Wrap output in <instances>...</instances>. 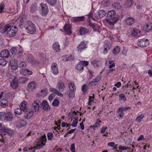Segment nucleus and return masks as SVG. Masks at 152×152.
I'll use <instances>...</instances> for the list:
<instances>
[{
    "label": "nucleus",
    "mask_w": 152,
    "mask_h": 152,
    "mask_svg": "<svg viewBox=\"0 0 152 152\" xmlns=\"http://www.w3.org/2000/svg\"><path fill=\"white\" fill-rule=\"evenodd\" d=\"M106 21L110 25H113L118 20L119 17L115 11L112 10L108 11Z\"/></svg>",
    "instance_id": "obj_1"
},
{
    "label": "nucleus",
    "mask_w": 152,
    "mask_h": 152,
    "mask_svg": "<svg viewBox=\"0 0 152 152\" xmlns=\"http://www.w3.org/2000/svg\"><path fill=\"white\" fill-rule=\"evenodd\" d=\"M27 32L30 34H32L36 31L35 26L31 22H28L24 27Z\"/></svg>",
    "instance_id": "obj_2"
},
{
    "label": "nucleus",
    "mask_w": 152,
    "mask_h": 152,
    "mask_svg": "<svg viewBox=\"0 0 152 152\" xmlns=\"http://www.w3.org/2000/svg\"><path fill=\"white\" fill-rule=\"evenodd\" d=\"M47 138L45 134L42 135L41 137L38 141L37 142V145L35 148L36 149H39L42 148L43 146L45 145V143L46 142Z\"/></svg>",
    "instance_id": "obj_3"
},
{
    "label": "nucleus",
    "mask_w": 152,
    "mask_h": 152,
    "mask_svg": "<svg viewBox=\"0 0 152 152\" xmlns=\"http://www.w3.org/2000/svg\"><path fill=\"white\" fill-rule=\"evenodd\" d=\"M17 31V27L14 26H10L7 33V36L9 37H12L15 36Z\"/></svg>",
    "instance_id": "obj_4"
},
{
    "label": "nucleus",
    "mask_w": 152,
    "mask_h": 152,
    "mask_svg": "<svg viewBox=\"0 0 152 152\" xmlns=\"http://www.w3.org/2000/svg\"><path fill=\"white\" fill-rule=\"evenodd\" d=\"M41 105V103L38 99L35 100L32 104V109L35 112H38L39 111V107Z\"/></svg>",
    "instance_id": "obj_5"
},
{
    "label": "nucleus",
    "mask_w": 152,
    "mask_h": 152,
    "mask_svg": "<svg viewBox=\"0 0 152 152\" xmlns=\"http://www.w3.org/2000/svg\"><path fill=\"white\" fill-rule=\"evenodd\" d=\"M88 62L87 61H81L78 63L75 66V68L80 71L83 70L84 66H86L88 65Z\"/></svg>",
    "instance_id": "obj_6"
},
{
    "label": "nucleus",
    "mask_w": 152,
    "mask_h": 152,
    "mask_svg": "<svg viewBox=\"0 0 152 152\" xmlns=\"http://www.w3.org/2000/svg\"><path fill=\"white\" fill-rule=\"evenodd\" d=\"M149 42L148 39H140L138 42V45L141 47H146L148 45Z\"/></svg>",
    "instance_id": "obj_7"
},
{
    "label": "nucleus",
    "mask_w": 152,
    "mask_h": 152,
    "mask_svg": "<svg viewBox=\"0 0 152 152\" xmlns=\"http://www.w3.org/2000/svg\"><path fill=\"white\" fill-rule=\"evenodd\" d=\"M41 9V13L43 16H46L48 12V9L46 4L42 3L40 4Z\"/></svg>",
    "instance_id": "obj_8"
},
{
    "label": "nucleus",
    "mask_w": 152,
    "mask_h": 152,
    "mask_svg": "<svg viewBox=\"0 0 152 152\" xmlns=\"http://www.w3.org/2000/svg\"><path fill=\"white\" fill-rule=\"evenodd\" d=\"M10 64L11 68L12 70H15L18 68L17 60L15 59H12L10 61Z\"/></svg>",
    "instance_id": "obj_9"
},
{
    "label": "nucleus",
    "mask_w": 152,
    "mask_h": 152,
    "mask_svg": "<svg viewBox=\"0 0 152 152\" xmlns=\"http://www.w3.org/2000/svg\"><path fill=\"white\" fill-rule=\"evenodd\" d=\"M104 50L103 52L104 54L107 53V52L109 51L111 47V45L110 42L108 41H105L104 42Z\"/></svg>",
    "instance_id": "obj_10"
},
{
    "label": "nucleus",
    "mask_w": 152,
    "mask_h": 152,
    "mask_svg": "<svg viewBox=\"0 0 152 152\" xmlns=\"http://www.w3.org/2000/svg\"><path fill=\"white\" fill-rule=\"evenodd\" d=\"M36 86V83L34 81L30 82L28 85L27 90L29 91H32L35 89Z\"/></svg>",
    "instance_id": "obj_11"
},
{
    "label": "nucleus",
    "mask_w": 152,
    "mask_h": 152,
    "mask_svg": "<svg viewBox=\"0 0 152 152\" xmlns=\"http://www.w3.org/2000/svg\"><path fill=\"white\" fill-rule=\"evenodd\" d=\"M42 106V109L46 111H48L50 109V107L47 101L46 100H43L41 105Z\"/></svg>",
    "instance_id": "obj_12"
},
{
    "label": "nucleus",
    "mask_w": 152,
    "mask_h": 152,
    "mask_svg": "<svg viewBox=\"0 0 152 152\" xmlns=\"http://www.w3.org/2000/svg\"><path fill=\"white\" fill-rule=\"evenodd\" d=\"M52 72L54 75H57L58 73V69L57 64L55 63H53L51 65Z\"/></svg>",
    "instance_id": "obj_13"
},
{
    "label": "nucleus",
    "mask_w": 152,
    "mask_h": 152,
    "mask_svg": "<svg viewBox=\"0 0 152 152\" xmlns=\"http://www.w3.org/2000/svg\"><path fill=\"white\" fill-rule=\"evenodd\" d=\"M57 86L59 91L61 92L64 91L65 86L64 83L62 81H58L57 84Z\"/></svg>",
    "instance_id": "obj_14"
},
{
    "label": "nucleus",
    "mask_w": 152,
    "mask_h": 152,
    "mask_svg": "<svg viewBox=\"0 0 152 152\" xmlns=\"http://www.w3.org/2000/svg\"><path fill=\"white\" fill-rule=\"evenodd\" d=\"M20 74L23 75H31L32 74V71L26 68L21 69L20 70Z\"/></svg>",
    "instance_id": "obj_15"
},
{
    "label": "nucleus",
    "mask_w": 152,
    "mask_h": 152,
    "mask_svg": "<svg viewBox=\"0 0 152 152\" xmlns=\"http://www.w3.org/2000/svg\"><path fill=\"white\" fill-rule=\"evenodd\" d=\"M106 14V12L104 10H101L99 11L97 13L95 14L96 17L97 18H101L104 17Z\"/></svg>",
    "instance_id": "obj_16"
},
{
    "label": "nucleus",
    "mask_w": 152,
    "mask_h": 152,
    "mask_svg": "<svg viewBox=\"0 0 152 152\" xmlns=\"http://www.w3.org/2000/svg\"><path fill=\"white\" fill-rule=\"evenodd\" d=\"M1 132L2 133H4V135L5 134V133H7L10 135H12L13 134V130L8 128H3L2 130H1Z\"/></svg>",
    "instance_id": "obj_17"
},
{
    "label": "nucleus",
    "mask_w": 152,
    "mask_h": 152,
    "mask_svg": "<svg viewBox=\"0 0 152 152\" xmlns=\"http://www.w3.org/2000/svg\"><path fill=\"white\" fill-rule=\"evenodd\" d=\"M86 44L84 42H81L77 46V50L81 52L87 48Z\"/></svg>",
    "instance_id": "obj_18"
},
{
    "label": "nucleus",
    "mask_w": 152,
    "mask_h": 152,
    "mask_svg": "<svg viewBox=\"0 0 152 152\" xmlns=\"http://www.w3.org/2000/svg\"><path fill=\"white\" fill-rule=\"evenodd\" d=\"M9 55L10 54L8 51L7 49L3 50L0 53V57L1 58H8Z\"/></svg>",
    "instance_id": "obj_19"
},
{
    "label": "nucleus",
    "mask_w": 152,
    "mask_h": 152,
    "mask_svg": "<svg viewBox=\"0 0 152 152\" xmlns=\"http://www.w3.org/2000/svg\"><path fill=\"white\" fill-rule=\"evenodd\" d=\"M101 80L100 76L98 75L96 77L94 78L93 81L90 82L89 85L91 86H96L98 84V82Z\"/></svg>",
    "instance_id": "obj_20"
},
{
    "label": "nucleus",
    "mask_w": 152,
    "mask_h": 152,
    "mask_svg": "<svg viewBox=\"0 0 152 152\" xmlns=\"http://www.w3.org/2000/svg\"><path fill=\"white\" fill-rule=\"evenodd\" d=\"M71 26L68 24L66 23L64 27V29L66 32L68 34L70 35L71 34Z\"/></svg>",
    "instance_id": "obj_21"
},
{
    "label": "nucleus",
    "mask_w": 152,
    "mask_h": 152,
    "mask_svg": "<svg viewBox=\"0 0 152 152\" xmlns=\"http://www.w3.org/2000/svg\"><path fill=\"white\" fill-rule=\"evenodd\" d=\"M134 22V19L132 17H127L125 19V22L127 25H132Z\"/></svg>",
    "instance_id": "obj_22"
},
{
    "label": "nucleus",
    "mask_w": 152,
    "mask_h": 152,
    "mask_svg": "<svg viewBox=\"0 0 152 152\" xmlns=\"http://www.w3.org/2000/svg\"><path fill=\"white\" fill-rule=\"evenodd\" d=\"M53 48L56 52H59L60 51V45L58 42H55L53 45Z\"/></svg>",
    "instance_id": "obj_23"
},
{
    "label": "nucleus",
    "mask_w": 152,
    "mask_h": 152,
    "mask_svg": "<svg viewBox=\"0 0 152 152\" xmlns=\"http://www.w3.org/2000/svg\"><path fill=\"white\" fill-rule=\"evenodd\" d=\"M113 7L115 9L118 10L120 12H122V7L118 3H114L112 5Z\"/></svg>",
    "instance_id": "obj_24"
},
{
    "label": "nucleus",
    "mask_w": 152,
    "mask_h": 152,
    "mask_svg": "<svg viewBox=\"0 0 152 152\" xmlns=\"http://www.w3.org/2000/svg\"><path fill=\"white\" fill-rule=\"evenodd\" d=\"M13 119V115L10 112H7L5 115V120L7 121H11Z\"/></svg>",
    "instance_id": "obj_25"
},
{
    "label": "nucleus",
    "mask_w": 152,
    "mask_h": 152,
    "mask_svg": "<svg viewBox=\"0 0 152 152\" xmlns=\"http://www.w3.org/2000/svg\"><path fill=\"white\" fill-rule=\"evenodd\" d=\"M141 31L139 29L134 28L132 31L131 34L134 37H137L139 36L140 34Z\"/></svg>",
    "instance_id": "obj_26"
},
{
    "label": "nucleus",
    "mask_w": 152,
    "mask_h": 152,
    "mask_svg": "<svg viewBox=\"0 0 152 152\" xmlns=\"http://www.w3.org/2000/svg\"><path fill=\"white\" fill-rule=\"evenodd\" d=\"M26 124V122L23 120H19L17 123V127L18 128H21L25 126Z\"/></svg>",
    "instance_id": "obj_27"
},
{
    "label": "nucleus",
    "mask_w": 152,
    "mask_h": 152,
    "mask_svg": "<svg viewBox=\"0 0 152 152\" xmlns=\"http://www.w3.org/2000/svg\"><path fill=\"white\" fill-rule=\"evenodd\" d=\"M8 102L7 100L3 99H1L0 102V106L3 107L8 106Z\"/></svg>",
    "instance_id": "obj_28"
},
{
    "label": "nucleus",
    "mask_w": 152,
    "mask_h": 152,
    "mask_svg": "<svg viewBox=\"0 0 152 152\" xmlns=\"http://www.w3.org/2000/svg\"><path fill=\"white\" fill-rule=\"evenodd\" d=\"M11 86L14 88H16L18 86V81L15 78L11 83Z\"/></svg>",
    "instance_id": "obj_29"
},
{
    "label": "nucleus",
    "mask_w": 152,
    "mask_h": 152,
    "mask_svg": "<svg viewBox=\"0 0 152 152\" xmlns=\"http://www.w3.org/2000/svg\"><path fill=\"white\" fill-rule=\"evenodd\" d=\"M10 26L8 25H5L3 28H2L0 29V32L2 34H4L6 31L7 32V31L9 28Z\"/></svg>",
    "instance_id": "obj_30"
},
{
    "label": "nucleus",
    "mask_w": 152,
    "mask_h": 152,
    "mask_svg": "<svg viewBox=\"0 0 152 152\" xmlns=\"http://www.w3.org/2000/svg\"><path fill=\"white\" fill-rule=\"evenodd\" d=\"M27 103L26 101H23L20 104V107L22 111H25L26 110V104Z\"/></svg>",
    "instance_id": "obj_31"
},
{
    "label": "nucleus",
    "mask_w": 152,
    "mask_h": 152,
    "mask_svg": "<svg viewBox=\"0 0 152 152\" xmlns=\"http://www.w3.org/2000/svg\"><path fill=\"white\" fill-rule=\"evenodd\" d=\"M88 32V29L83 27L80 28L79 31L80 34L81 35H83L85 34H87Z\"/></svg>",
    "instance_id": "obj_32"
},
{
    "label": "nucleus",
    "mask_w": 152,
    "mask_h": 152,
    "mask_svg": "<svg viewBox=\"0 0 152 152\" xmlns=\"http://www.w3.org/2000/svg\"><path fill=\"white\" fill-rule=\"evenodd\" d=\"M133 3V0H127L126 1L125 6L126 8L129 7L132 5Z\"/></svg>",
    "instance_id": "obj_33"
},
{
    "label": "nucleus",
    "mask_w": 152,
    "mask_h": 152,
    "mask_svg": "<svg viewBox=\"0 0 152 152\" xmlns=\"http://www.w3.org/2000/svg\"><path fill=\"white\" fill-rule=\"evenodd\" d=\"M28 80V78L26 77H21L18 80V82L20 83H23L27 81Z\"/></svg>",
    "instance_id": "obj_34"
},
{
    "label": "nucleus",
    "mask_w": 152,
    "mask_h": 152,
    "mask_svg": "<svg viewBox=\"0 0 152 152\" xmlns=\"http://www.w3.org/2000/svg\"><path fill=\"white\" fill-rule=\"evenodd\" d=\"M68 87L70 91H75L76 89V88L74 83H71L68 84Z\"/></svg>",
    "instance_id": "obj_35"
},
{
    "label": "nucleus",
    "mask_w": 152,
    "mask_h": 152,
    "mask_svg": "<svg viewBox=\"0 0 152 152\" xmlns=\"http://www.w3.org/2000/svg\"><path fill=\"white\" fill-rule=\"evenodd\" d=\"M34 58L32 55L29 54H28L27 56L26 60L27 61L31 63V62L33 61Z\"/></svg>",
    "instance_id": "obj_36"
},
{
    "label": "nucleus",
    "mask_w": 152,
    "mask_h": 152,
    "mask_svg": "<svg viewBox=\"0 0 152 152\" xmlns=\"http://www.w3.org/2000/svg\"><path fill=\"white\" fill-rule=\"evenodd\" d=\"M88 26L91 27L95 31H96L97 30V26L96 24L92 23L91 21H89L88 23Z\"/></svg>",
    "instance_id": "obj_37"
},
{
    "label": "nucleus",
    "mask_w": 152,
    "mask_h": 152,
    "mask_svg": "<svg viewBox=\"0 0 152 152\" xmlns=\"http://www.w3.org/2000/svg\"><path fill=\"white\" fill-rule=\"evenodd\" d=\"M120 51V48L118 46H117L113 49V53L115 55H117Z\"/></svg>",
    "instance_id": "obj_38"
},
{
    "label": "nucleus",
    "mask_w": 152,
    "mask_h": 152,
    "mask_svg": "<svg viewBox=\"0 0 152 152\" xmlns=\"http://www.w3.org/2000/svg\"><path fill=\"white\" fill-rule=\"evenodd\" d=\"M41 95L42 97H45L47 95L48 93V89H45L42 90L41 91Z\"/></svg>",
    "instance_id": "obj_39"
},
{
    "label": "nucleus",
    "mask_w": 152,
    "mask_h": 152,
    "mask_svg": "<svg viewBox=\"0 0 152 152\" xmlns=\"http://www.w3.org/2000/svg\"><path fill=\"white\" fill-rule=\"evenodd\" d=\"M145 29L146 30V31H147L149 30H152V23H150L147 24L145 27Z\"/></svg>",
    "instance_id": "obj_40"
},
{
    "label": "nucleus",
    "mask_w": 152,
    "mask_h": 152,
    "mask_svg": "<svg viewBox=\"0 0 152 152\" xmlns=\"http://www.w3.org/2000/svg\"><path fill=\"white\" fill-rule=\"evenodd\" d=\"M120 99L119 101L123 100L124 102H125L126 100V99L125 97V96L124 94H121L119 95Z\"/></svg>",
    "instance_id": "obj_41"
},
{
    "label": "nucleus",
    "mask_w": 152,
    "mask_h": 152,
    "mask_svg": "<svg viewBox=\"0 0 152 152\" xmlns=\"http://www.w3.org/2000/svg\"><path fill=\"white\" fill-rule=\"evenodd\" d=\"M45 1L51 6L55 4L56 0H45Z\"/></svg>",
    "instance_id": "obj_42"
},
{
    "label": "nucleus",
    "mask_w": 152,
    "mask_h": 152,
    "mask_svg": "<svg viewBox=\"0 0 152 152\" xmlns=\"http://www.w3.org/2000/svg\"><path fill=\"white\" fill-rule=\"evenodd\" d=\"M40 62L39 60L34 59L31 64L32 65L35 66H38L40 64Z\"/></svg>",
    "instance_id": "obj_43"
},
{
    "label": "nucleus",
    "mask_w": 152,
    "mask_h": 152,
    "mask_svg": "<svg viewBox=\"0 0 152 152\" xmlns=\"http://www.w3.org/2000/svg\"><path fill=\"white\" fill-rule=\"evenodd\" d=\"M6 60L3 58H0V65L2 66H4L7 64Z\"/></svg>",
    "instance_id": "obj_44"
},
{
    "label": "nucleus",
    "mask_w": 152,
    "mask_h": 152,
    "mask_svg": "<svg viewBox=\"0 0 152 152\" xmlns=\"http://www.w3.org/2000/svg\"><path fill=\"white\" fill-rule=\"evenodd\" d=\"M17 48L16 47H12L10 50L12 54L13 55H15L17 53Z\"/></svg>",
    "instance_id": "obj_45"
},
{
    "label": "nucleus",
    "mask_w": 152,
    "mask_h": 152,
    "mask_svg": "<svg viewBox=\"0 0 152 152\" xmlns=\"http://www.w3.org/2000/svg\"><path fill=\"white\" fill-rule=\"evenodd\" d=\"M74 91H70L67 92V94L69 97L70 98H73L74 97V94L73 92Z\"/></svg>",
    "instance_id": "obj_46"
},
{
    "label": "nucleus",
    "mask_w": 152,
    "mask_h": 152,
    "mask_svg": "<svg viewBox=\"0 0 152 152\" xmlns=\"http://www.w3.org/2000/svg\"><path fill=\"white\" fill-rule=\"evenodd\" d=\"M6 113L4 112H0V120H2L3 119H5Z\"/></svg>",
    "instance_id": "obj_47"
},
{
    "label": "nucleus",
    "mask_w": 152,
    "mask_h": 152,
    "mask_svg": "<svg viewBox=\"0 0 152 152\" xmlns=\"http://www.w3.org/2000/svg\"><path fill=\"white\" fill-rule=\"evenodd\" d=\"M22 110L21 109L18 108L15 110V113L16 115H20L22 113Z\"/></svg>",
    "instance_id": "obj_48"
},
{
    "label": "nucleus",
    "mask_w": 152,
    "mask_h": 152,
    "mask_svg": "<svg viewBox=\"0 0 152 152\" xmlns=\"http://www.w3.org/2000/svg\"><path fill=\"white\" fill-rule=\"evenodd\" d=\"M59 103V101L56 99H55L52 103V105L54 106H56L58 105Z\"/></svg>",
    "instance_id": "obj_49"
},
{
    "label": "nucleus",
    "mask_w": 152,
    "mask_h": 152,
    "mask_svg": "<svg viewBox=\"0 0 152 152\" xmlns=\"http://www.w3.org/2000/svg\"><path fill=\"white\" fill-rule=\"evenodd\" d=\"M4 7L5 6L4 4H1L0 5V13L5 12Z\"/></svg>",
    "instance_id": "obj_50"
},
{
    "label": "nucleus",
    "mask_w": 152,
    "mask_h": 152,
    "mask_svg": "<svg viewBox=\"0 0 152 152\" xmlns=\"http://www.w3.org/2000/svg\"><path fill=\"white\" fill-rule=\"evenodd\" d=\"M143 115H141L137 117L136 121L140 123L142 119L143 118Z\"/></svg>",
    "instance_id": "obj_51"
},
{
    "label": "nucleus",
    "mask_w": 152,
    "mask_h": 152,
    "mask_svg": "<svg viewBox=\"0 0 152 152\" xmlns=\"http://www.w3.org/2000/svg\"><path fill=\"white\" fill-rule=\"evenodd\" d=\"M53 134L52 132H49L47 134L48 139L49 140H51L53 137Z\"/></svg>",
    "instance_id": "obj_52"
},
{
    "label": "nucleus",
    "mask_w": 152,
    "mask_h": 152,
    "mask_svg": "<svg viewBox=\"0 0 152 152\" xmlns=\"http://www.w3.org/2000/svg\"><path fill=\"white\" fill-rule=\"evenodd\" d=\"M78 122V118H76L74 120L72 124V126L73 127H75L76 126Z\"/></svg>",
    "instance_id": "obj_53"
},
{
    "label": "nucleus",
    "mask_w": 152,
    "mask_h": 152,
    "mask_svg": "<svg viewBox=\"0 0 152 152\" xmlns=\"http://www.w3.org/2000/svg\"><path fill=\"white\" fill-rule=\"evenodd\" d=\"M78 22L83 21L84 20L85 18L84 16L76 17Z\"/></svg>",
    "instance_id": "obj_54"
},
{
    "label": "nucleus",
    "mask_w": 152,
    "mask_h": 152,
    "mask_svg": "<svg viewBox=\"0 0 152 152\" xmlns=\"http://www.w3.org/2000/svg\"><path fill=\"white\" fill-rule=\"evenodd\" d=\"M70 149L72 152H75V144L74 143H73L71 145Z\"/></svg>",
    "instance_id": "obj_55"
},
{
    "label": "nucleus",
    "mask_w": 152,
    "mask_h": 152,
    "mask_svg": "<svg viewBox=\"0 0 152 152\" xmlns=\"http://www.w3.org/2000/svg\"><path fill=\"white\" fill-rule=\"evenodd\" d=\"M108 145L109 146L115 148L116 147L117 145H115V143L114 142H111L108 143Z\"/></svg>",
    "instance_id": "obj_56"
},
{
    "label": "nucleus",
    "mask_w": 152,
    "mask_h": 152,
    "mask_svg": "<svg viewBox=\"0 0 152 152\" xmlns=\"http://www.w3.org/2000/svg\"><path fill=\"white\" fill-rule=\"evenodd\" d=\"M26 66V63L25 62H21L19 65V66L20 67H25Z\"/></svg>",
    "instance_id": "obj_57"
},
{
    "label": "nucleus",
    "mask_w": 152,
    "mask_h": 152,
    "mask_svg": "<svg viewBox=\"0 0 152 152\" xmlns=\"http://www.w3.org/2000/svg\"><path fill=\"white\" fill-rule=\"evenodd\" d=\"M128 147L125 146H122L120 145L119 146V150L121 151L122 150H127L128 148Z\"/></svg>",
    "instance_id": "obj_58"
},
{
    "label": "nucleus",
    "mask_w": 152,
    "mask_h": 152,
    "mask_svg": "<svg viewBox=\"0 0 152 152\" xmlns=\"http://www.w3.org/2000/svg\"><path fill=\"white\" fill-rule=\"evenodd\" d=\"M86 85L85 84L83 85L82 87V90L83 92L84 93L86 92L87 90L86 89Z\"/></svg>",
    "instance_id": "obj_59"
},
{
    "label": "nucleus",
    "mask_w": 152,
    "mask_h": 152,
    "mask_svg": "<svg viewBox=\"0 0 152 152\" xmlns=\"http://www.w3.org/2000/svg\"><path fill=\"white\" fill-rule=\"evenodd\" d=\"M54 96H55V95H54V94L53 93L51 94H50V95L49 97V98H48L49 100L50 101L52 100L53 99Z\"/></svg>",
    "instance_id": "obj_60"
},
{
    "label": "nucleus",
    "mask_w": 152,
    "mask_h": 152,
    "mask_svg": "<svg viewBox=\"0 0 152 152\" xmlns=\"http://www.w3.org/2000/svg\"><path fill=\"white\" fill-rule=\"evenodd\" d=\"M128 50L127 49H124L122 51V54L126 56L127 55Z\"/></svg>",
    "instance_id": "obj_61"
},
{
    "label": "nucleus",
    "mask_w": 152,
    "mask_h": 152,
    "mask_svg": "<svg viewBox=\"0 0 152 152\" xmlns=\"http://www.w3.org/2000/svg\"><path fill=\"white\" fill-rule=\"evenodd\" d=\"M59 90H57L55 94L59 96L63 97V94L59 92Z\"/></svg>",
    "instance_id": "obj_62"
},
{
    "label": "nucleus",
    "mask_w": 152,
    "mask_h": 152,
    "mask_svg": "<svg viewBox=\"0 0 152 152\" xmlns=\"http://www.w3.org/2000/svg\"><path fill=\"white\" fill-rule=\"evenodd\" d=\"M58 90L53 88H51L49 89V91L51 92H53V93L55 94Z\"/></svg>",
    "instance_id": "obj_63"
},
{
    "label": "nucleus",
    "mask_w": 152,
    "mask_h": 152,
    "mask_svg": "<svg viewBox=\"0 0 152 152\" xmlns=\"http://www.w3.org/2000/svg\"><path fill=\"white\" fill-rule=\"evenodd\" d=\"M75 59L74 56L72 55H71L68 57L67 59V61H72Z\"/></svg>",
    "instance_id": "obj_64"
}]
</instances>
